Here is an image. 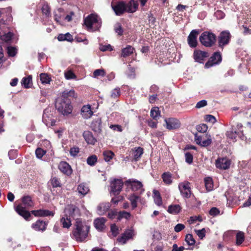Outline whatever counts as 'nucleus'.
Returning a JSON list of instances; mask_svg holds the SVG:
<instances>
[{
	"label": "nucleus",
	"instance_id": "obj_32",
	"mask_svg": "<svg viewBox=\"0 0 251 251\" xmlns=\"http://www.w3.org/2000/svg\"><path fill=\"white\" fill-rule=\"evenodd\" d=\"M76 97L77 95L75 94L74 90H66L62 92L61 98L68 99V97L76 98Z\"/></svg>",
	"mask_w": 251,
	"mask_h": 251
},
{
	"label": "nucleus",
	"instance_id": "obj_17",
	"mask_svg": "<svg viewBox=\"0 0 251 251\" xmlns=\"http://www.w3.org/2000/svg\"><path fill=\"white\" fill-rule=\"evenodd\" d=\"M166 127L169 130L178 128L180 126V122L175 118H169L165 120Z\"/></svg>",
	"mask_w": 251,
	"mask_h": 251
},
{
	"label": "nucleus",
	"instance_id": "obj_2",
	"mask_svg": "<svg viewBox=\"0 0 251 251\" xmlns=\"http://www.w3.org/2000/svg\"><path fill=\"white\" fill-rule=\"evenodd\" d=\"M75 226V228L73 231L74 238L77 242L84 241L88 236L89 226L79 219H76Z\"/></svg>",
	"mask_w": 251,
	"mask_h": 251
},
{
	"label": "nucleus",
	"instance_id": "obj_45",
	"mask_svg": "<svg viewBox=\"0 0 251 251\" xmlns=\"http://www.w3.org/2000/svg\"><path fill=\"white\" fill-rule=\"evenodd\" d=\"M12 36L13 34L11 32H9L6 34L1 35L0 39L2 41L7 42L11 39Z\"/></svg>",
	"mask_w": 251,
	"mask_h": 251
},
{
	"label": "nucleus",
	"instance_id": "obj_26",
	"mask_svg": "<svg viewBox=\"0 0 251 251\" xmlns=\"http://www.w3.org/2000/svg\"><path fill=\"white\" fill-rule=\"evenodd\" d=\"M78 193L82 196H85L90 191L88 185L85 183H81L77 186Z\"/></svg>",
	"mask_w": 251,
	"mask_h": 251
},
{
	"label": "nucleus",
	"instance_id": "obj_58",
	"mask_svg": "<svg viewBox=\"0 0 251 251\" xmlns=\"http://www.w3.org/2000/svg\"><path fill=\"white\" fill-rule=\"evenodd\" d=\"M205 120L207 122H210L212 124L216 122L215 117L211 115H207L205 116Z\"/></svg>",
	"mask_w": 251,
	"mask_h": 251
},
{
	"label": "nucleus",
	"instance_id": "obj_39",
	"mask_svg": "<svg viewBox=\"0 0 251 251\" xmlns=\"http://www.w3.org/2000/svg\"><path fill=\"white\" fill-rule=\"evenodd\" d=\"M103 156L105 161H109L114 156V153L111 151H105L103 152Z\"/></svg>",
	"mask_w": 251,
	"mask_h": 251
},
{
	"label": "nucleus",
	"instance_id": "obj_8",
	"mask_svg": "<svg viewBox=\"0 0 251 251\" xmlns=\"http://www.w3.org/2000/svg\"><path fill=\"white\" fill-rule=\"evenodd\" d=\"M53 111L50 108H46L43 114V122L47 126H51L55 125L56 119L53 116Z\"/></svg>",
	"mask_w": 251,
	"mask_h": 251
},
{
	"label": "nucleus",
	"instance_id": "obj_61",
	"mask_svg": "<svg viewBox=\"0 0 251 251\" xmlns=\"http://www.w3.org/2000/svg\"><path fill=\"white\" fill-rule=\"evenodd\" d=\"M207 102L206 100H203L197 102L196 108H201L207 105Z\"/></svg>",
	"mask_w": 251,
	"mask_h": 251
},
{
	"label": "nucleus",
	"instance_id": "obj_37",
	"mask_svg": "<svg viewBox=\"0 0 251 251\" xmlns=\"http://www.w3.org/2000/svg\"><path fill=\"white\" fill-rule=\"evenodd\" d=\"M143 153V149L142 148L138 147L135 149V150L133 151V152L134 160L135 161L138 160Z\"/></svg>",
	"mask_w": 251,
	"mask_h": 251
},
{
	"label": "nucleus",
	"instance_id": "obj_14",
	"mask_svg": "<svg viewBox=\"0 0 251 251\" xmlns=\"http://www.w3.org/2000/svg\"><path fill=\"white\" fill-rule=\"evenodd\" d=\"M230 38V34L229 31H224L222 32L218 37V45L220 47H223L227 45Z\"/></svg>",
	"mask_w": 251,
	"mask_h": 251
},
{
	"label": "nucleus",
	"instance_id": "obj_40",
	"mask_svg": "<svg viewBox=\"0 0 251 251\" xmlns=\"http://www.w3.org/2000/svg\"><path fill=\"white\" fill-rule=\"evenodd\" d=\"M236 244L238 245H241L245 239V236L244 232L239 231L236 234Z\"/></svg>",
	"mask_w": 251,
	"mask_h": 251
},
{
	"label": "nucleus",
	"instance_id": "obj_64",
	"mask_svg": "<svg viewBox=\"0 0 251 251\" xmlns=\"http://www.w3.org/2000/svg\"><path fill=\"white\" fill-rule=\"evenodd\" d=\"M185 248L183 246L178 247L176 244H174L172 247V251H183Z\"/></svg>",
	"mask_w": 251,
	"mask_h": 251
},
{
	"label": "nucleus",
	"instance_id": "obj_56",
	"mask_svg": "<svg viewBox=\"0 0 251 251\" xmlns=\"http://www.w3.org/2000/svg\"><path fill=\"white\" fill-rule=\"evenodd\" d=\"M185 161L188 164H191L193 162V155L190 152H186L185 154Z\"/></svg>",
	"mask_w": 251,
	"mask_h": 251
},
{
	"label": "nucleus",
	"instance_id": "obj_12",
	"mask_svg": "<svg viewBox=\"0 0 251 251\" xmlns=\"http://www.w3.org/2000/svg\"><path fill=\"white\" fill-rule=\"evenodd\" d=\"M123 181L118 179H115L110 183V193L116 196L118 195L121 191L123 186Z\"/></svg>",
	"mask_w": 251,
	"mask_h": 251
},
{
	"label": "nucleus",
	"instance_id": "obj_20",
	"mask_svg": "<svg viewBox=\"0 0 251 251\" xmlns=\"http://www.w3.org/2000/svg\"><path fill=\"white\" fill-rule=\"evenodd\" d=\"M81 114L84 119L90 118L93 114L91 105L89 104L84 105L81 108Z\"/></svg>",
	"mask_w": 251,
	"mask_h": 251
},
{
	"label": "nucleus",
	"instance_id": "obj_11",
	"mask_svg": "<svg viewBox=\"0 0 251 251\" xmlns=\"http://www.w3.org/2000/svg\"><path fill=\"white\" fill-rule=\"evenodd\" d=\"M195 139L197 144L202 147H207L212 142L211 136L208 134H202L201 135L196 134Z\"/></svg>",
	"mask_w": 251,
	"mask_h": 251
},
{
	"label": "nucleus",
	"instance_id": "obj_49",
	"mask_svg": "<svg viewBox=\"0 0 251 251\" xmlns=\"http://www.w3.org/2000/svg\"><path fill=\"white\" fill-rule=\"evenodd\" d=\"M114 30L116 33L119 35H122L123 33V30L122 28L121 24L119 23H117L114 26Z\"/></svg>",
	"mask_w": 251,
	"mask_h": 251
},
{
	"label": "nucleus",
	"instance_id": "obj_27",
	"mask_svg": "<svg viewBox=\"0 0 251 251\" xmlns=\"http://www.w3.org/2000/svg\"><path fill=\"white\" fill-rule=\"evenodd\" d=\"M134 50V49L132 47L127 46L122 49L121 56L123 57L128 56L133 53Z\"/></svg>",
	"mask_w": 251,
	"mask_h": 251
},
{
	"label": "nucleus",
	"instance_id": "obj_29",
	"mask_svg": "<svg viewBox=\"0 0 251 251\" xmlns=\"http://www.w3.org/2000/svg\"><path fill=\"white\" fill-rule=\"evenodd\" d=\"M55 20L60 25H66L67 22L72 20V17H56Z\"/></svg>",
	"mask_w": 251,
	"mask_h": 251
},
{
	"label": "nucleus",
	"instance_id": "obj_36",
	"mask_svg": "<svg viewBox=\"0 0 251 251\" xmlns=\"http://www.w3.org/2000/svg\"><path fill=\"white\" fill-rule=\"evenodd\" d=\"M204 184L206 189L207 191H210L213 190V183L211 177H207L204 179Z\"/></svg>",
	"mask_w": 251,
	"mask_h": 251
},
{
	"label": "nucleus",
	"instance_id": "obj_7",
	"mask_svg": "<svg viewBox=\"0 0 251 251\" xmlns=\"http://www.w3.org/2000/svg\"><path fill=\"white\" fill-rule=\"evenodd\" d=\"M84 22L85 25L89 30H96L101 26V20L99 17H86Z\"/></svg>",
	"mask_w": 251,
	"mask_h": 251
},
{
	"label": "nucleus",
	"instance_id": "obj_54",
	"mask_svg": "<svg viewBox=\"0 0 251 251\" xmlns=\"http://www.w3.org/2000/svg\"><path fill=\"white\" fill-rule=\"evenodd\" d=\"M207 128L205 124H201L197 126V130L200 132L204 133L207 131Z\"/></svg>",
	"mask_w": 251,
	"mask_h": 251
},
{
	"label": "nucleus",
	"instance_id": "obj_21",
	"mask_svg": "<svg viewBox=\"0 0 251 251\" xmlns=\"http://www.w3.org/2000/svg\"><path fill=\"white\" fill-rule=\"evenodd\" d=\"M31 213L36 217H45L48 216H53L54 213L48 210L39 209L33 210Z\"/></svg>",
	"mask_w": 251,
	"mask_h": 251
},
{
	"label": "nucleus",
	"instance_id": "obj_59",
	"mask_svg": "<svg viewBox=\"0 0 251 251\" xmlns=\"http://www.w3.org/2000/svg\"><path fill=\"white\" fill-rule=\"evenodd\" d=\"M65 77L67 79H70L75 78V75L71 71H68L65 73Z\"/></svg>",
	"mask_w": 251,
	"mask_h": 251
},
{
	"label": "nucleus",
	"instance_id": "obj_46",
	"mask_svg": "<svg viewBox=\"0 0 251 251\" xmlns=\"http://www.w3.org/2000/svg\"><path fill=\"white\" fill-rule=\"evenodd\" d=\"M151 116L153 119H156L160 116V112L158 107H154L151 110Z\"/></svg>",
	"mask_w": 251,
	"mask_h": 251
},
{
	"label": "nucleus",
	"instance_id": "obj_44",
	"mask_svg": "<svg viewBox=\"0 0 251 251\" xmlns=\"http://www.w3.org/2000/svg\"><path fill=\"white\" fill-rule=\"evenodd\" d=\"M98 158L96 155H92L88 157L87 159V163L90 166H94L97 162Z\"/></svg>",
	"mask_w": 251,
	"mask_h": 251
},
{
	"label": "nucleus",
	"instance_id": "obj_43",
	"mask_svg": "<svg viewBox=\"0 0 251 251\" xmlns=\"http://www.w3.org/2000/svg\"><path fill=\"white\" fill-rule=\"evenodd\" d=\"M185 241L187 244L189 246H193L195 245L196 241L193 237V235L191 234H188L185 237Z\"/></svg>",
	"mask_w": 251,
	"mask_h": 251
},
{
	"label": "nucleus",
	"instance_id": "obj_63",
	"mask_svg": "<svg viewBox=\"0 0 251 251\" xmlns=\"http://www.w3.org/2000/svg\"><path fill=\"white\" fill-rule=\"evenodd\" d=\"M185 228V226L182 224H177L174 227L176 232H178L183 230Z\"/></svg>",
	"mask_w": 251,
	"mask_h": 251
},
{
	"label": "nucleus",
	"instance_id": "obj_25",
	"mask_svg": "<svg viewBox=\"0 0 251 251\" xmlns=\"http://www.w3.org/2000/svg\"><path fill=\"white\" fill-rule=\"evenodd\" d=\"M83 136L86 142L89 144L94 145L97 141L92 133L89 131H85Z\"/></svg>",
	"mask_w": 251,
	"mask_h": 251
},
{
	"label": "nucleus",
	"instance_id": "obj_55",
	"mask_svg": "<svg viewBox=\"0 0 251 251\" xmlns=\"http://www.w3.org/2000/svg\"><path fill=\"white\" fill-rule=\"evenodd\" d=\"M104 71L103 69L96 70L93 73L94 77H97L99 76H104Z\"/></svg>",
	"mask_w": 251,
	"mask_h": 251
},
{
	"label": "nucleus",
	"instance_id": "obj_33",
	"mask_svg": "<svg viewBox=\"0 0 251 251\" xmlns=\"http://www.w3.org/2000/svg\"><path fill=\"white\" fill-rule=\"evenodd\" d=\"M226 135L227 138L233 140L234 141H236L237 135L240 136V132H237L233 129V126L230 130L227 131L226 133Z\"/></svg>",
	"mask_w": 251,
	"mask_h": 251
},
{
	"label": "nucleus",
	"instance_id": "obj_18",
	"mask_svg": "<svg viewBox=\"0 0 251 251\" xmlns=\"http://www.w3.org/2000/svg\"><path fill=\"white\" fill-rule=\"evenodd\" d=\"M199 31L196 29L191 31L188 37V44L191 48H195L197 46V36Z\"/></svg>",
	"mask_w": 251,
	"mask_h": 251
},
{
	"label": "nucleus",
	"instance_id": "obj_62",
	"mask_svg": "<svg viewBox=\"0 0 251 251\" xmlns=\"http://www.w3.org/2000/svg\"><path fill=\"white\" fill-rule=\"evenodd\" d=\"M130 217V214L126 211H123L119 213V217L118 219L120 220V219L124 218L126 219H128Z\"/></svg>",
	"mask_w": 251,
	"mask_h": 251
},
{
	"label": "nucleus",
	"instance_id": "obj_10",
	"mask_svg": "<svg viewBox=\"0 0 251 251\" xmlns=\"http://www.w3.org/2000/svg\"><path fill=\"white\" fill-rule=\"evenodd\" d=\"M178 189L180 194L183 198H189L192 194L190 183L187 181H185L179 183L178 184Z\"/></svg>",
	"mask_w": 251,
	"mask_h": 251
},
{
	"label": "nucleus",
	"instance_id": "obj_22",
	"mask_svg": "<svg viewBox=\"0 0 251 251\" xmlns=\"http://www.w3.org/2000/svg\"><path fill=\"white\" fill-rule=\"evenodd\" d=\"M59 169L61 172L68 176L71 175L72 172L71 166L66 162H60L59 165Z\"/></svg>",
	"mask_w": 251,
	"mask_h": 251
},
{
	"label": "nucleus",
	"instance_id": "obj_1",
	"mask_svg": "<svg viewBox=\"0 0 251 251\" xmlns=\"http://www.w3.org/2000/svg\"><path fill=\"white\" fill-rule=\"evenodd\" d=\"M111 6L117 15L122 14L125 12L133 13L136 11L138 4L134 0H131L127 3L123 1H119L114 4L111 3Z\"/></svg>",
	"mask_w": 251,
	"mask_h": 251
},
{
	"label": "nucleus",
	"instance_id": "obj_15",
	"mask_svg": "<svg viewBox=\"0 0 251 251\" xmlns=\"http://www.w3.org/2000/svg\"><path fill=\"white\" fill-rule=\"evenodd\" d=\"M215 164L217 168L226 170L229 168L231 161L227 158H219L216 160Z\"/></svg>",
	"mask_w": 251,
	"mask_h": 251
},
{
	"label": "nucleus",
	"instance_id": "obj_50",
	"mask_svg": "<svg viewBox=\"0 0 251 251\" xmlns=\"http://www.w3.org/2000/svg\"><path fill=\"white\" fill-rule=\"evenodd\" d=\"M46 151L43 149L38 148L35 151L36 156L38 158H41L46 153Z\"/></svg>",
	"mask_w": 251,
	"mask_h": 251
},
{
	"label": "nucleus",
	"instance_id": "obj_5",
	"mask_svg": "<svg viewBox=\"0 0 251 251\" xmlns=\"http://www.w3.org/2000/svg\"><path fill=\"white\" fill-rule=\"evenodd\" d=\"M55 107L64 116L71 114L73 110L71 102L69 99L58 98L56 100Z\"/></svg>",
	"mask_w": 251,
	"mask_h": 251
},
{
	"label": "nucleus",
	"instance_id": "obj_19",
	"mask_svg": "<svg viewBox=\"0 0 251 251\" xmlns=\"http://www.w3.org/2000/svg\"><path fill=\"white\" fill-rule=\"evenodd\" d=\"M193 56L196 62L202 63L204 59L208 56V54L206 51L196 50L194 52Z\"/></svg>",
	"mask_w": 251,
	"mask_h": 251
},
{
	"label": "nucleus",
	"instance_id": "obj_24",
	"mask_svg": "<svg viewBox=\"0 0 251 251\" xmlns=\"http://www.w3.org/2000/svg\"><path fill=\"white\" fill-rule=\"evenodd\" d=\"M47 224L43 221L38 220L31 225V227L36 231H43L46 229Z\"/></svg>",
	"mask_w": 251,
	"mask_h": 251
},
{
	"label": "nucleus",
	"instance_id": "obj_30",
	"mask_svg": "<svg viewBox=\"0 0 251 251\" xmlns=\"http://www.w3.org/2000/svg\"><path fill=\"white\" fill-rule=\"evenodd\" d=\"M181 207L178 204L171 205L169 206L168 212L172 214H177L180 212Z\"/></svg>",
	"mask_w": 251,
	"mask_h": 251
},
{
	"label": "nucleus",
	"instance_id": "obj_35",
	"mask_svg": "<svg viewBox=\"0 0 251 251\" xmlns=\"http://www.w3.org/2000/svg\"><path fill=\"white\" fill-rule=\"evenodd\" d=\"M91 127L95 132H100L101 131L100 120L97 119L94 121L91 124Z\"/></svg>",
	"mask_w": 251,
	"mask_h": 251
},
{
	"label": "nucleus",
	"instance_id": "obj_28",
	"mask_svg": "<svg viewBox=\"0 0 251 251\" xmlns=\"http://www.w3.org/2000/svg\"><path fill=\"white\" fill-rule=\"evenodd\" d=\"M128 200L131 202V204L133 209L135 208L137 206V202L140 200V197L132 194L130 195L128 197Z\"/></svg>",
	"mask_w": 251,
	"mask_h": 251
},
{
	"label": "nucleus",
	"instance_id": "obj_60",
	"mask_svg": "<svg viewBox=\"0 0 251 251\" xmlns=\"http://www.w3.org/2000/svg\"><path fill=\"white\" fill-rule=\"evenodd\" d=\"M120 95V90L119 88L114 89L111 92V97L113 98H116Z\"/></svg>",
	"mask_w": 251,
	"mask_h": 251
},
{
	"label": "nucleus",
	"instance_id": "obj_9",
	"mask_svg": "<svg viewBox=\"0 0 251 251\" xmlns=\"http://www.w3.org/2000/svg\"><path fill=\"white\" fill-rule=\"evenodd\" d=\"M125 184L131 187L133 191H140V194H142L145 190L143 188L142 183L135 179H129L125 182Z\"/></svg>",
	"mask_w": 251,
	"mask_h": 251
},
{
	"label": "nucleus",
	"instance_id": "obj_16",
	"mask_svg": "<svg viewBox=\"0 0 251 251\" xmlns=\"http://www.w3.org/2000/svg\"><path fill=\"white\" fill-rule=\"evenodd\" d=\"M134 236V231L133 229H128L126 230L122 235L117 239V241L123 244L126 243V241L132 238Z\"/></svg>",
	"mask_w": 251,
	"mask_h": 251
},
{
	"label": "nucleus",
	"instance_id": "obj_48",
	"mask_svg": "<svg viewBox=\"0 0 251 251\" xmlns=\"http://www.w3.org/2000/svg\"><path fill=\"white\" fill-rule=\"evenodd\" d=\"M110 230L112 235L114 237H116L119 233V230L118 226L115 224L111 225Z\"/></svg>",
	"mask_w": 251,
	"mask_h": 251
},
{
	"label": "nucleus",
	"instance_id": "obj_4",
	"mask_svg": "<svg viewBox=\"0 0 251 251\" xmlns=\"http://www.w3.org/2000/svg\"><path fill=\"white\" fill-rule=\"evenodd\" d=\"M65 212V215L61 219L60 222L63 227L68 228L72 225L71 218L77 219L76 217L79 215V210L72 205L67 208Z\"/></svg>",
	"mask_w": 251,
	"mask_h": 251
},
{
	"label": "nucleus",
	"instance_id": "obj_42",
	"mask_svg": "<svg viewBox=\"0 0 251 251\" xmlns=\"http://www.w3.org/2000/svg\"><path fill=\"white\" fill-rule=\"evenodd\" d=\"M40 80L42 83L48 84L50 81V78L49 75L45 73H42L40 74Z\"/></svg>",
	"mask_w": 251,
	"mask_h": 251
},
{
	"label": "nucleus",
	"instance_id": "obj_34",
	"mask_svg": "<svg viewBox=\"0 0 251 251\" xmlns=\"http://www.w3.org/2000/svg\"><path fill=\"white\" fill-rule=\"evenodd\" d=\"M21 84L25 88H29L32 84V76L28 75L27 77H24L22 81Z\"/></svg>",
	"mask_w": 251,
	"mask_h": 251
},
{
	"label": "nucleus",
	"instance_id": "obj_3",
	"mask_svg": "<svg viewBox=\"0 0 251 251\" xmlns=\"http://www.w3.org/2000/svg\"><path fill=\"white\" fill-rule=\"evenodd\" d=\"M33 205V202L31 198L29 196H25L22 198V203L18 205L16 208V211L26 220H27L28 218L30 217L31 214L29 212L25 209Z\"/></svg>",
	"mask_w": 251,
	"mask_h": 251
},
{
	"label": "nucleus",
	"instance_id": "obj_6",
	"mask_svg": "<svg viewBox=\"0 0 251 251\" xmlns=\"http://www.w3.org/2000/svg\"><path fill=\"white\" fill-rule=\"evenodd\" d=\"M200 41L201 44L205 47H211L215 42V35L209 32H203L200 37Z\"/></svg>",
	"mask_w": 251,
	"mask_h": 251
},
{
	"label": "nucleus",
	"instance_id": "obj_53",
	"mask_svg": "<svg viewBox=\"0 0 251 251\" xmlns=\"http://www.w3.org/2000/svg\"><path fill=\"white\" fill-rule=\"evenodd\" d=\"M195 231L198 237L201 239H203V237H205V230L204 228H202L201 229L197 230L195 229Z\"/></svg>",
	"mask_w": 251,
	"mask_h": 251
},
{
	"label": "nucleus",
	"instance_id": "obj_23",
	"mask_svg": "<svg viewBox=\"0 0 251 251\" xmlns=\"http://www.w3.org/2000/svg\"><path fill=\"white\" fill-rule=\"evenodd\" d=\"M105 219L103 217H100L95 219L94 222L95 228L99 231H102L105 228Z\"/></svg>",
	"mask_w": 251,
	"mask_h": 251
},
{
	"label": "nucleus",
	"instance_id": "obj_38",
	"mask_svg": "<svg viewBox=\"0 0 251 251\" xmlns=\"http://www.w3.org/2000/svg\"><path fill=\"white\" fill-rule=\"evenodd\" d=\"M163 182L166 184H170L172 182V176L169 173H164L162 175Z\"/></svg>",
	"mask_w": 251,
	"mask_h": 251
},
{
	"label": "nucleus",
	"instance_id": "obj_47",
	"mask_svg": "<svg viewBox=\"0 0 251 251\" xmlns=\"http://www.w3.org/2000/svg\"><path fill=\"white\" fill-rule=\"evenodd\" d=\"M50 182L51 185L54 188L61 186V184L59 179L56 177L51 178L50 180Z\"/></svg>",
	"mask_w": 251,
	"mask_h": 251
},
{
	"label": "nucleus",
	"instance_id": "obj_51",
	"mask_svg": "<svg viewBox=\"0 0 251 251\" xmlns=\"http://www.w3.org/2000/svg\"><path fill=\"white\" fill-rule=\"evenodd\" d=\"M42 11L43 14L47 16L50 14V9L47 4H44L42 8Z\"/></svg>",
	"mask_w": 251,
	"mask_h": 251
},
{
	"label": "nucleus",
	"instance_id": "obj_41",
	"mask_svg": "<svg viewBox=\"0 0 251 251\" xmlns=\"http://www.w3.org/2000/svg\"><path fill=\"white\" fill-rule=\"evenodd\" d=\"M154 201L156 204L160 206L162 204V200L159 192L157 191H153Z\"/></svg>",
	"mask_w": 251,
	"mask_h": 251
},
{
	"label": "nucleus",
	"instance_id": "obj_52",
	"mask_svg": "<svg viewBox=\"0 0 251 251\" xmlns=\"http://www.w3.org/2000/svg\"><path fill=\"white\" fill-rule=\"evenodd\" d=\"M7 53L9 56H14L17 53V49L15 47H8Z\"/></svg>",
	"mask_w": 251,
	"mask_h": 251
},
{
	"label": "nucleus",
	"instance_id": "obj_13",
	"mask_svg": "<svg viewBox=\"0 0 251 251\" xmlns=\"http://www.w3.org/2000/svg\"><path fill=\"white\" fill-rule=\"evenodd\" d=\"M222 61V56L220 52H216L214 53L209 60L205 63V68H209L210 67L217 65Z\"/></svg>",
	"mask_w": 251,
	"mask_h": 251
},
{
	"label": "nucleus",
	"instance_id": "obj_31",
	"mask_svg": "<svg viewBox=\"0 0 251 251\" xmlns=\"http://www.w3.org/2000/svg\"><path fill=\"white\" fill-rule=\"evenodd\" d=\"M109 203H101L98 206V213L100 215H102L109 209Z\"/></svg>",
	"mask_w": 251,
	"mask_h": 251
},
{
	"label": "nucleus",
	"instance_id": "obj_57",
	"mask_svg": "<svg viewBox=\"0 0 251 251\" xmlns=\"http://www.w3.org/2000/svg\"><path fill=\"white\" fill-rule=\"evenodd\" d=\"M79 151V149L77 147L71 148L70 150V153L71 156H75Z\"/></svg>",
	"mask_w": 251,
	"mask_h": 251
}]
</instances>
